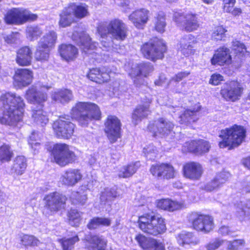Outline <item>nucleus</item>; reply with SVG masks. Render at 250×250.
<instances>
[{"instance_id":"338daca9","label":"nucleus","mask_w":250,"mask_h":250,"mask_svg":"<svg viewBox=\"0 0 250 250\" xmlns=\"http://www.w3.org/2000/svg\"><path fill=\"white\" fill-rule=\"evenodd\" d=\"M146 150L145 152L146 154V157L149 159H153L156 157L157 154V150L154 148H150L149 150L147 149H145Z\"/></svg>"},{"instance_id":"c9c22d12","label":"nucleus","mask_w":250,"mask_h":250,"mask_svg":"<svg viewBox=\"0 0 250 250\" xmlns=\"http://www.w3.org/2000/svg\"><path fill=\"white\" fill-rule=\"evenodd\" d=\"M72 91L68 89H62L55 91L52 95L53 100L58 103L64 104L69 102L73 99Z\"/></svg>"},{"instance_id":"412c9836","label":"nucleus","mask_w":250,"mask_h":250,"mask_svg":"<svg viewBox=\"0 0 250 250\" xmlns=\"http://www.w3.org/2000/svg\"><path fill=\"white\" fill-rule=\"evenodd\" d=\"M235 215L241 222L250 219V200L241 201L235 205Z\"/></svg>"},{"instance_id":"09e8293b","label":"nucleus","mask_w":250,"mask_h":250,"mask_svg":"<svg viewBox=\"0 0 250 250\" xmlns=\"http://www.w3.org/2000/svg\"><path fill=\"white\" fill-rule=\"evenodd\" d=\"M135 240L141 248L145 250H148L150 249V246L154 245L155 244L154 239L147 238L142 234H138L136 236Z\"/></svg>"},{"instance_id":"dca6fc26","label":"nucleus","mask_w":250,"mask_h":250,"mask_svg":"<svg viewBox=\"0 0 250 250\" xmlns=\"http://www.w3.org/2000/svg\"><path fill=\"white\" fill-rule=\"evenodd\" d=\"M174 127L172 123L163 118H160L150 123L148 126V129L154 133V136L160 135L166 137L169 134Z\"/></svg>"},{"instance_id":"f03ea898","label":"nucleus","mask_w":250,"mask_h":250,"mask_svg":"<svg viewBox=\"0 0 250 250\" xmlns=\"http://www.w3.org/2000/svg\"><path fill=\"white\" fill-rule=\"evenodd\" d=\"M101 36V42L103 50L109 51L113 48L115 52L122 53V48L114 47L113 40L122 41L127 35V27L123 21L119 19L111 21L108 23H102L97 29Z\"/></svg>"},{"instance_id":"b1692460","label":"nucleus","mask_w":250,"mask_h":250,"mask_svg":"<svg viewBox=\"0 0 250 250\" xmlns=\"http://www.w3.org/2000/svg\"><path fill=\"white\" fill-rule=\"evenodd\" d=\"M149 11L145 9L136 10L128 17L129 20L138 28H143L147 22Z\"/></svg>"},{"instance_id":"6ab92c4d","label":"nucleus","mask_w":250,"mask_h":250,"mask_svg":"<svg viewBox=\"0 0 250 250\" xmlns=\"http://www.w3.org/2000/svg\"><path fill=\"white\" fill-rule=\"evenodd\" d=\"M105 132L111 143L115 142L120 137L121 125L119 120L114 116H108L105 123Z\"/></svg>"},{"instance_id":"2f4dec72","label":"nucleus","mask_w":250,"mask_h":250,"mask_svg":"<svg viewBox=\"0 0 250 250\" xmlns=\"http://www.w3.org/2000/svg\"><path fill=\"white\" fill-rule=\"evenodd\" d=\"M59 16V25L60 27L65 28L69 26L75 21L72 9L70 8L69 5L62 9Z\"/></svg>"},{"instance_id":"13d9d810","label":"nucleus","mask_w":250,"mask_h":250,"mask_svg":"<svg viewBox=\"0 0 250 250\" xmlns=\"http://www.w3.org/2000/svg\"><path fill=\"white\" fill-rule=\"evenodd\" d=\"M232 49L236 54L243 55L246 52V48L245 45L238 41H234L232 42Z\"/></svg>"},{"instance_id":"4c0bfd02","label":"nucleus","mask_w":250,"mask_h":250,"mask_svg":"<svg viewBox=\"0 0 250 250\" xmlns=\"http://www.w3.org/2000/svg\"><path fill=\"white\" fill-rule=\"evenodd\" d=\"M27 167L25 158L23 156H17L14 160L11 173L17 175H22Z\"/></svg>"},{"instance_id":"a18cd8bd","label":"nucleus","mask_w":250,"mask_h":250,"mask_svg":"<svg viewBox=\"0 0 250 250\" xmlns=\"http://www.w3.org/2000/svg\"><path fill=\"white\" fill-rule=\"evenodd\" d=\"M50 48L38 44L37 50L35 53V58L37 61H47L49 56Z\"/></svg>"},{"instance_id":"5701e85b","label":"nucleus","mask_w":250,"mask_h":250,"mask_svg":"<svg viewBox=\"0 0 250 250\" xmlns=\"http://www.w3.org/2000/svg\"><path fill=\"white\" fill-rule=\"evenodd\" d=\"M183 170L184 176L192 180L199 179L203 172L201 166L195 162H191L185 165Z\"/></svg>"},{"instance_id":"0eeeda50","label":"nucleus","mask_w":250,"mask_h":250,"mask_svg":"<svg viewBox=\"0 0 250 250\" xmlns=\"http://www.w3.org/2000/svg\"><path fill=\"white\" fill-rule=\"evenodd\" d=\"M66 200L67 198L65 195L58 192L46 195L43 198V214L47 216L54 214L64 208Z\"/></svg>"},{"instance_id":"79ce46f5","label":"nucleus","mask_w":250,"mask_h":250,"mask_svg":"<svg viewBox=\"0 0 250 250\" xmlns=\"http://www.w3.org/2000/svg\"><path fill=\"white\" fill-rule=\"evenodd\" d=\"M139 164V162H136L123 167L119 172V176L122 178H127L132 176L138 168Z\"/></svg>"},{"instance_id":"e2e57ef3","label":"nucleus","mask_w":250,"mask_h":250,"mask_svg":"<svg viewBox=\"0 0 250 250\" xmlns=\"http://www.w3.org/2000/svg\"><path fill=\"white\" fill-rule=\"evenodd\" d=\"M20 36V34L18 33H12L10 35H7L4 37V39L6 42L8 43H13L16 42Z\"/></svg>"},{"instance_id":"4d7b16f0","label":"nucleus","mask_w":250,"mask_h":250,"mask_svg":"<svg viewBox=\"0 0 250 250\" xmlns=\"http://www.w3.org/2000/svg\"><path fill=\"white\" fill-rule=\"evenodd\" d=\"M227 31L222 26L215 27L211 35V39L213 40L218 41H221L225 37V32Z\"/></svg>"},{"instance_id":"4be33fe9","label":"nucleus","mask_w":250,"mask_h":250,"mask_svg":"<svg viewBox=\"0 0 250 250\" xmlns=\"http://www.w3.org/2000/svg\"><path fill=\"white\" fill-rule=\"evenodd\" d=\"M231 62L229 49L224 46L219 48L211 60V63L214 65H223L224 64H229Z\"/></svg>"},{"instance_id":"bf43d9fd","label":"nucleus","mask_w":250,"mask_h":250,"mask_svg":"<svg viewBox=\"0 0 250 250\" xmlns=\"http://www.w3.org/2000/svg\"><path fill=\"white\" fill-rule=\"evenodd\" d=\"M224 242L225 240L220 239H216L207 244L206 248L208 250H215L222 245Z\"/></svg>"},{"instance_id":"9b49d317","label":"nucleus","mask_w":250,"mask_h":250,"mask_svg":"<svg viewBox=\"0 0 250 250\" xmlns=\"http://www.w3.org/2000/svg\"><path fill=\"white\" fill-rule=\"evenodd\" d=\"M37 18L36 14H32L27 9L19 8H13L8 11L4 19L7 23L22 24L28 21H34Z\"/></svg>"},{"instance_id":"f257e3e1","label":"nucleus","mask_w":250,"mask_h":250,"mask_svg":"<svg viewBox=\"0 0 250 250\" xmlns=\"http://www.w3.org/2000/svg\"><path fill=\"white\" fill-rule=\"evenodd\" d=\"M24 103L15 93H7L0 97V123L17 126L22 122Z\"/></svg>"},{"instance_id":"c756f323","label":"nucleus","mask_w":250,"mask_h":250,"mask_svg":"<svg viewBox=\"0 0 250 250\" xmlns=\"http://www.w3.org/2000/svg\"><path fill=\"white\" fill-rule=\"evenodd\" d=\"M32 52L28 46H24L17 52L16 62L21 66H27L31 64Z\"/></svg>"},{"instance_id":"9d476101","label":"nucleus","mask_w":250,"mask_h":250,"mask_svg":"<svg viewBox=\"0 0 250 250\" xmlns=\"http://www.w3.org/2000/svg\"><path fill=\"white\" fill-rule=\"evenodd\" d=\"M188 218L193 229L198 231L208 233L213 228V218L209 215L194 212L190 213Z\"/></svg>"},{"instance_id":"f8f14e48","label":"nucleus","mask_w":250,"mask_h":250,"mask_svg":"<svg viewBox=\"0 0 250 250\" xmlns=\"http://www.w3.org/2000/svg\"><path fill=\"white\" fill-rule=\"evenodd\" d=\"M53 130L58 138L68 139L74 133L75 125L70 122L68 115H62L53 124Z\"/></svg>"},{"instance_id":"2eb2a0df","label":"nucleus","mask_w":250,"mask_h":250,"mask_svg":"<svg viewBox=\"0 0 250 250\" xmlns=\"http://www.w3.org/2000/svg\"><path fill=\"white\" fill-rule=\"evenodd\" d=\"M151 174L158 179L174 178L176 172L173 167L167 163L156 164L151 166L150 168Z\"/></svg>"},{"instance_id":"473e14b6","label":"nucleus","mask_w":250,"mask_h":250,"mask_svg":"<svg viewBox=\"0 0 250 250\" xmlns=\"http://www.w3.org/2000/svg\"><path fill=\"white\" fill-rule=\"evenodd\" d=\"M196 42L194 36L189 34L184 36L180 41V49L185 56L192 53V48Z\"/></svg>"},{"instance_id":"a19ab883","label":"nucleus","mask_w":250,"mask_h":250,"mask_svg":"<svg viewBox=\"0 0 250 250\" xmlns=\"http://www.w3.org/2000/svg\"><path fill=\"white\" fill-rule=\"evenodd\" d=\"M70 199L72 204L75 205H84L87 200V194L84 191H75L71 192Z\"/></svg>"},{"instance_id":"6e6d98bb","label":"nucleus","mask_w":250,"mask_h":250,"mask_svg":"<svg viewBox=\"0 0 250 250\" xmlns=\"http://www.w3.org/2000/svg\"><path fill=\"white\" fill-rule=\"evenodd\" d=\"M166 26L165 16L163 13H159L155 18V28L157 31L163 33Z\"/></svg>"},{"instance_id":"3c124183","label":"nucleus","mask_w":250,"mask_h":250,"mask_svg":"<svg viewBox=\"0 0 250 250\" xmlns=\"http://www.w3.org/2000/svg\"><path fill=\"white\" fill-rule=\"evenodd\" d=\"M21 241L25 246L36 247L40 243V240L32 235L23 234L21 237Z\"/></svg>"},{"instance_id":"39448f33","label":"nucleus","mask_w":250,"mask_h":250,"mask_svg":"<svg viewBox=\"0 0 250 250\" xmlns=\"http://www.w3.org/2000/svg\"><path fill=\"white\" fill-rule=\"evenodd\" d=\"M246 129L243 126L234 125L229 128L222 130L219 137L222 139L219 146L221 148L229 146V149L239 146L246 137Z\"/></svg>"},{"instance_id":"bb28decb","label":"nucleus","mask_w":250,"mask_h":250,"mask_svg":"<svg viewBox=\"0 0 250 250\" xmlns=\"http://www.w3.org/2000/svg\"><path fill=\"white\" fill-rule=\"evenodd\" d=\"M32 78V72L27 69H18L14 77L15 82L20 87L26 86L30 84Z\"/></svg>"},{"instance_id":"cd10ccee","label":"nucleus","mask_w":250,"mask_h":250,"mask_svg":"<svg viewBox=\"0 0 250 250\" xmlns=\"http://www.w3.org/2000/svg\"><path fill=\"white\" fill-rule=\"evenodd\" d=\"M87 77L91 81L99 83L107 82L110 79L109 72L105 71L104 68L90 69Z\"/></svg>"},{"instance_id":"7c9ffc66","label":"nucleus","mask_w":250,"mask_h":250,"mask_svg":"<svg viewBox=\"0 0 250 250\" xmlns=\"http://www.w3.org/2000/svg\"><path fill=\"white\" fill-rule=\"evenodd\" d=\"M200 110V106L198 105L197 107L193 109H187L178 117V122L181 124L188 125L197 121L198 118V112Z\"/></svg>"},{"instance_id":"f3484780","label":"nucleus","mask_w":250,"mask_h":250,"mask_svg":"<svg viewBox=\"0 0 250 250\" xmlns=\"http://www.w3.org/2000/svg\"><path fill=\"white\" fill-rule=\"evenodd\" d=\"M174 20L178 26L182 27L188 32L196 30L199 25L196 17L192 14L184 16L176 13L174 15Z\"/></svg>"},{"instance_id":"8fccbe9b","label":"nucleus","mask_w":250,"mask_h":250,"mask_svg":"<svg viewBox=\"0 0 250 250\" xmlns=\"http://www.w3.org/2000/svg\"><path fill=\"white\" fill-rule=\"evenodd\" d=\"M246 242L244 239L226 241L227 250H240L245 246Z\"/></svg>"},{"instance_id":"1a4fd4ad","label":"nucleus","mask_w":250,"mask_h":250,"mask_svg":"<svg viewBox=\"0 0 250 250\" xmlns=\"http://www.w3.org/2000/svg\"><path fill=\"white\" fill-rule=\"evenodd\" d=\"M51 155L54 161L61 167H64L74 162L76 155L70 150L69 146L65 144H56L54 145Z\"/></svg>"},{"instance_id":"c03bdc74","label":"nucleus","mask_w":250,"mask_h":250,"mask_svg":"<svg viewBox=\"0 0 250 250\" xmlns=\"http://www.w3.org/2000/svg\"><path fill=\"white\" fill-rule=\"evenodd\" d=\"M111 221L109 218L103 217H94L87 224L89 229H95L100 226H109L110 225Z\"/></svg>"},{"instance_id":"393cba45","label":"nucleus","mask_w":250,"mask_h":250,"mask_svg":"<svg viewBox=\"0 0 250 250\" xmlns=\"http://www.w3.org/2000/svg\"><path fill=\"white\" fill-rule=\"evenodd\" d=\"M82 178V174L77 169H69L65 171L62 177V183L67 186L73 187Z\"/></svg>"},{"instance_id":"864d4df0","label":"nucleus","mask_w":250,"mask_h":250,"mask_svg":"<svg viewBox=\"0 0 250 250\" xmlns=\"http://www.w3.org/2000/svg\"><path fill=\"white\" fill-rule=\"evenodd\" d=\"M27 38L30 41L37 40L42 34L41 29L36 26H28L26 29Z\"/></svg>"},{"instance_id":"ea45409f","label":"nucleus","mask_w":250,"mask_h":250,"mask_svg":"<svg viewBox=\"0 0 250 250\" xmlns=\"http://www.w3.org/2000/svg\"><path fill=\"white\" fill-rule=\"evenodd\" d=\"M57 36L55 32L51 31L46 33L40 40L39 43L43 46L50 48L55 44Z\"/></svg>"},{"instance_id":"e433bc0d","label":"nucleus","mask_w":250,"mask_h":250,"mask_svg":"<svg viewBox=\"0 0 250 250\" xmlns=\"http://www.w3.org/2000/svg\"><path fill=\"white\" fill-rule=\"evenodd\" d=\"M150 113L149 106L147 105H140L134 110L132 115V121L135 125H137L141 121L146 117Z\"/></svg>"},{"instance_id":"a878e982","label":"nucleus","mask_w":250,"mask_h":250,"mask_svg":"<svg viewBox=\"0 0 250 250\" xmlns=\"http://www.w3.org/2000/svg\"><path fill=\"white\" fill-rule=\"evenodd\" d=\"M157 206L162 209L169 211L180 210L186 207L184 201L172 200L169 199H163L158 201Z\"/></svg>"},{"instance_id":"603ef678","label":"nucleus","mask_w":250,"mask_h":250,"mask_svg":"<svg viewBox=\"0 0 250 250\" xmlns=\"http://www.w3.org/2000/svg\"><path fill=\"white\" fill-rule=\"evenodd\" d=\"M117 192L113 188H105L102 192L100 196L101 201L104 204L106 202L111 201L113 198L116 197Z\"/></svg>"},{"instance_id":"69168bd1","label":"nucleus","mask_w":250,"mask_h":250,"mask_svg":"<svg viewBox=\"0 0 250 250\" xmlns=\"http://www.w3.org/2000/svg\"><path fill=\"white\" fill-rule=\"evenodd\" d=\"M154 241L155 244L154 245H150V249L148 250H165V246L162 243L157 242L155 239Z\"/></svg>"},{"instance_id":"37998d69","label":"nucleus","mask_w":250,"mask_h":250,"mask_svg":"<svg viewBox=\"0 0 250 250\" xmlns=\"http://www.w3.org/2000/svg\"><path fill=\"white\" fill-rule=\"evenodd\" d=\"M177 241L180 245L184 246L190 244L195 245L197 243L195 237L191 232H183L178 235Z\"/></svg>"},{"instance_id":"58836bf2","label":"nucleus","mask_w":250,"mask_h":250,"mask_svg":"<svg viewBox=\"0 0 250 250\" xmlns=\"http://www.w3.org/2000/svg\"><path fill=\"white\" fill-rule=\"evenodd\" d=\"M70 8L72 9V13L74 15V18L82 19L89 15L88 6L84 3L77 5L74 3L69 4Z\"/></svg>"},{"instance_id":"423d86ee","label":"nucleus","mask_w":250,"mask_h":250,"mask_svg":"<svg viewBox=\"0 0 250 250\" xmlns=\"http://www.w3.org/2000/svg\"><path fill=\"white\" fill-rule=\"evenodd\" d=\"M138 223L142 231L153 236L162 234L166 230L164 219L153 213H146L140 216Z\"/></svg>"},{"instance_id":"72a5a7b5","label":"nucleus","mask_w":250,"mask_h":250,"mask_svg":"<svg viewBox=\"0 0 250 250\" xmlns=\"http://www.w3.org/2000/svg\"><path fill=\"white\" fill-rule=\"evenodd\" d=\"M86 240L88 243L89 250H105L106 241L102 237L91 235L87 236Z\"/></svg>"},{"instance_id":"49530a36","label":"nucleus","mask_w":250,"mask_h":250,"mask_svg":"<svg viewBox=\"0 0 250 250\" xmlns=\"http://www.w3.org/2000/svg\"><path fill=\"white\" fill-rule=\"evenodd\" d=\"M13 156V151L9 145L4 144L0 147V161L9 162Z\"/></svg>"},{"instance_id":"680f3d73","label":"nucleus","mask_w":250,"mask_h":250,"mask_svg":"<svg viewBox=\"0 0 250 250\" xmlns=\"http://www.w3.org/2000/svg\"><path fill=\"white\" fill-rule=\"evenodd\" d=\"M222 81H223V77L222 75L219 74H214L211 76L209 83L216 85L219 84Z\"/></svg>"},{"instance_id":"de8ad7c7","label":"nucleus","mask_w":250,"mask_h":250,"mask_svg":"<svg viewBox=\"0 0 250 250\" xmlns=\"http://www.w3.org/2000/svg\"><path fill=\"white\" fill-rule=\"evenodd\" d=\"M82 212L76 209H71L68 212L69 224L72 226L78 227L81 220Z\"/></svg>"},{"instance_id":"4468645a","label":"nucleus","mask_w":250,"mask_h":250,"mask_svg":"<svg viewBox=\"0 0 250 250\" xmlns=\"http://www.w3.org/2000/svg\"><path fill=\"white\" fill-rule=\"evenodd\" d=\"M78 33L75 32L73 33L72 38L76 41L79 45L81 47L82 50L88 55H91V58L95 60L98 59V53L97 45L96 42H92L89 35L85 33L81 34L78 39L76 38Z\"/></svg>"},{"instance_id":"ddd939ff","label":"nucleus","mask_w":250,"mask_h":250,"mask_svg":"<svg viewBox=\"0 0 250 250\" xmlns=\"http://www.w3.org/2000/svg\"><path fill=\"white\" fill-rule=\"evenodd\" d=\"M244 88L242 84L237 81L226 83L221 90L222 96L227 101L234 102L240 98Z\"/></svg>"},{"instance_id":"774afa93","label":"nucleus","mask_w":250,"mask_h":250,"mask_svg":"<svg viewBox=\"0 0 250 250\" xmlns=\"http://www.w3.org/2000/svg\"><path fill=\"white\" fill-rule=\"evenodd\" d=\"M219 233L222 235H232V231L229 229V228L227 226H222L219 229Z\"/></svg>"},{"instance_id":"0e129e2a","label":"nucleus","mask_w":250,"mask_h":250,"mask_svg":"<svg viewBox=\"0 0 250 250\" xmlns=\"http://www.w3.org/2000/svg\"><path fill=\"white\" fill-rule=\"evenodd\" d=\"M189 74V73L187 71L179 72L172 78V80L178 82L187 77Z\"/></svg>"},{"instance_id":"c85d7f7f","label":"nucleus","mask_w":250,"mask_h":250,"mask_svg":"<svg viewBox=\"0 0 250 250\" xmlns=\"http://www.w3.org/2000/svg\"><path fill=\"white\" fill-rule=\"evenodd\" d=\"M59 51L62 58L66 61L74 60L78 55V49L70 44H62L59 46Z\"/></svg>"},{"instance_id":"f704fd0d","label":"nucleus","mask_w":250,"mask_h":250,"mask_svg":"<svg viewBox=\"0 0 250 250\" xmlns=\"http://www.w3.org/2000/svg\"><path fill=\"white\" fill-rule=\"evenodd\" d=\"M210 147V145L208 142L200 140L198 141H193L189 143V150L198 154H202L208 152Z\"/></svg>"},{"instance_id":"a211bd4d","label":"nucleus","mask_w":250,"mask_h":250,"mask_svg":"<svg viewBox=\"0 0 250 250\" xmlns=\"http://www.w3.org/2000/svg\"><path fill=\"white\" fill-rule=\"evenodd\" d=\"M153 70V66L149 62H144L133 68L129 74L131 77L134 79V84L137 86H139L144 83V79L142 76L146 77Z\"/></svg>"},{"instance_id":"052dcab7","label":"nucleus","mask_w":250,"mask_h":250,"mask_svg":"<svg viewBox=\"0 0 250 250\" xmlns=\"http://www.w3.org/2000/svg\"><path fill=\"white\" fill-rule=\"evenodd\" d=\"M38 136V134L35 131H33L29 137V144L31 146L32 148H34L35 150L37 149V147L40 146V143L37 142V137Z\"/></svg>"},{"instance_id":"6e6552de","label":"nucleus","mask_w":250,"mask_h":250,"mask_svg":"<svg viewBox=\"0 0 250 250\" xmlns=\"http://www.w3.org/2000/svg\"><path fill=\"white\" fill-rule=\"evenodd\" d=\"M166 50V46L164 41L157 38L151 39L148 42L145 43L141 48L144 56L152 61L162 59Z\"/></svg>"},{"instance_id":"7ed1b4c3","label":"nucleus","mask_w":250,"mask_h":250,"mask_svg":"<svg viewBox=\"0 0 250 250\" xmlns=\"http://www.w3.org/2000/svg\"><path fill=\"white\" fill-rule=\"evenodd\" d=\"M49 87L42 85L40 83L31 86L26 91L25 98L28 102L39 105L38 108L32 109V117L33 121L38 125L43 126L48 121V116L46 112L42 109L43 103L47 101V95L46 91Z\"/></svg>"},{"instance_id":"20e7f679","label":"nucleus","mask_w":250,"mask_h":250,"mask_svg":"<svg viewBox=\"0 0 250 250\" xmlns=\"http://www.w3.org/2000/svg\"><path fill=\"white\" fill-rule=\"evenodd\" d=\"M71 116L82 126H86L92 120H99L101 111L97 105L92 103L79 102L71 110Z\"/></svg>"},{"instance_id":"5fc2aeb1","label":"nucleus","mask_w":250,"mask_h":250,"mask_svg":"<svg viewBox=\"0 0 250 250\" xmlns=\"http://www.w3.org/2000/svg\"><path fill=\"white\" fill-rule=\"evenodd\" d=\"M79 241L78 236L76 235L71 238H62L60 240V242L63 250H72L74 244Z\"/></svg>"},{"instance_id":"aec40b11","label":"nucleus","mask_w":250,"mask_h":250,"mask_svg":"<svg viewBox=\"0 0 250 250\" xmlns=\"http://www.w3.org/2000/svg\"><path fill=\"white\" fill-rule=\"evenodd\" d=\"M229 177L230 174L228 172H220L207 183L205 186L204 189L207 191L217 190L223 186Z\"/></svg>"}]
</instances>
